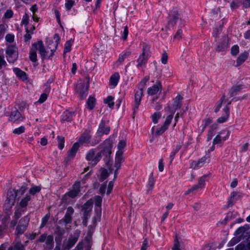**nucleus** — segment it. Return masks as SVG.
<instances>
[{
	"label": "nucleus",
	"mask_w": 250,
	"mask_h": 250,
	"mask_svg": "<svg viewBox=\"0 0 250 250\" xmlns=\"http://www.w3.org/2000/svg\"><path fill=\"white\" fill-rule=\"evenodd\" d=\"M143 94V87H141L139 90L136 92L135 95V104L133 107L134 112H136L138 109Z\"/></svg>",
	"instance_id": "f8f14e48"
},
{
	"label": "nucleus",
	"mask_w": 250,
	"mask_h": 250,
	"mask_svg": "<svg viewBox=\"0 0 250 250\" xmlns=\"http://www.w3.org/2000/svg\"><path fill=\"white\" fill-rule=\"evenodd\" d=\"M102 150L100 152L103 156H104L107 159L110 156L111 153V149L112 147V143L109 139L105 140L103 143L100 146Z\"/></svg>",
	"instance_id": "0eeeda50"
},
{
	"label": "nucleus",
	"mask_w": 250,
	"mask_h": 250,
	"mask_svg": "<svg viewBox=\"0 0 250 250\" xmlns=\"http://www.w3.org/2000/svg\"><path fill=\"white\" fill-rule=\"evenodd\" d=\"M9 120L13 122L22 121L21 113L16 109L12 111L10 115Z\"/></svg>",
	"instance_id": "5701e85b"
},
{
	"label": "nucleus",
	"mask_w": 250,
	"mask_h": 250,
	"mask_svg": "<svg viewBox=\"0 0 250 250\" xmlns=\"http://www.w3.org/2000/svg\"><path fill=\"white\" fill-rule=\"evenodd\" d=\"M131 51H126L123 54H121L119 56V59L117 61V63H119L120 64L122 63L124 61L125 58H126L131 55Z\"/></svg>",
	"instance_id": "f704fd0d"
},
{
	"label": "nucleus",
	"mask_w": 250,
	"mask_h": 250,
	"mask_svg": "<svg viewBox=\"0 0 250 250\" xmlns=\"http://www.w3.org/2000/svg\"><path fill=\"white\" fill-rule=\"evenodd\" d=\"M91 137V136L90 135V131L86 130L80 136L79 140V143L81 144L88 143L89 142Z\"/></svg>",
	"instance_id": "4be33fe9"
},
{
	"label": "nucleus",
	"mask_w": 250,
	"mask_h": 250,
	"mask_svg": "<svg viewBox=\"0 0 250 250\" xmlns=\"http://www.w3.org/2000/svg\"><path fill=\"white\" fill-rule=\"evenodd\" d=\"M229 39L227 36H223L221 41L218 42L215 50L217 52L226 51L229 48Z\"/></svg>",
	"instance_id": "9d476101"
},
{
	"label": "nucleus",
	"mask_w": 250,
	"mask_h": 250,
	"mask_svg": "<svg viewBox=\"0 0 250 250\" xmlns=\"http://www.w3.org/2000/svg\"><path fill=\"white\" fill-rule=\"evenodd\" d=\"M79 235L78 234L73 235H70L68 240L64 241L63 243V248L65 250H70L78 240Z\"/></svg>",
	"instance_id": "1a4fd4ad"
},
{
	"label": "nucleus",
	"mask_w": 250,
	"mask_h": 250,
	"mask_svg": "<svg viewBox=\"0 0 250 250\" xmlns=\"http://www.w3.org/2000/svg\"><path fill=\"white\" fill-rule=\"evenodd\" d=\"M7 250H25V246L21 243L20 237H16L13 246L9 247Z\"/></svg>",
	"instance_id": "ddd939ff"
},
{
	"label": "nucleus",
	"mask_w": 250,
	"mask_h": 250,
	"mask_svg": "<svg viewBox=\"0 0 250 250\" xmlns=\"http://www.w3.org/2000/svg\"><path fill=\"white\" fill-rule=\"evenodd\" d=\"M103 155L102 154V153L100 152H98L96 156H95L94 159V166L96 165L97 163L100 160L101 158L102 157Z\"/></svg>",
	"instance_id": "774afa93"
},
{
	"label": "nucleus",
	"mask_w": 250,
	"mask_h": 250,
	"mask_svg": "<svg viewBox=\"0 0 250 250\" xmlns=\"http://www.w3.org/2000/svg\"><path fill=\"white\" fill-rule=\"evenodd\" d=\"M149 51L150 47L146 44H144L143 46L142 52L137 60L138 63L136 66L138 68L141 67L146 63L149 57Z\"/></svg>",
	"instance_id": "20e7f679"
},
{
	"label": "nucleus",
	"mask_w": 250,
	"mask_h": 250,
	"mask_svg": "<svg viewBox=\"0 0 250 250\" xmlns=\"http://www.w3.org/2000/svg\"><path fill=\"white\" fill-rule=\"evenodd\" d=\"M242 89L241 85L233 86L229 91V94L230 97L236 95L238 92Z\"/></svg>",
	"instance_id": "7c9ffc66"
},
{
	"label": "nucleus",
	"mask_w": 250,
	"mask_h": 250,
	"mask_svg": "<svg viewBox=\"0 0 250 250\" xmlns=\"http://www.w3.org/2000/svg\"><path fill=\"white\" fill-rule=\"evenodd\" d=\"M79 147V144L78 142L74 144L71 148L68 151V157L70 158L74 157Z\"/></svg>",
	"instance_id": "bb28decb"
},
{
	"label": "nucleus",
	"mask_w": 250,
	"mask_h": 250,
	"mask_svg": "<svg viewBox=\"0 0 250 250\" xmlns=\"http://www.w3.org/2000/svg\"><path fill=\"white\" fill-rule=\"evenodd\" d=\"M89 79L88 77L84 78L83 81L80 80L78 82L76 89L80 99H83L86 97L89 88Z\"/></svg>",
	"instance_id": "f257e3e1"
},
{
	"label": "nucleus",
	"mask_w": 250,
	"mask_h": 250,
	"mask_svg": "<svg viewBox=\"0 0 250 250\" xmlns=\"http://www.w3.org/2000/svg\"><path fill=\"white\" fill-rule=\"evenodd\" d=\"M6 54L7 61L9 63L14 62L18 57L17 47L14 45L8 46L6 51Z\"/></svg>",
	"instance_id": "39448f33"
},
{
	"label": "nucleus",
	"mask_w": 250,
	"mask_h": 250,
	"mask_svg": "<svg viewBox=\"0 0 250 250\" xmlns=\"http://www.w3.org/2000/svg\"><path fill=\"white\" fill-rule=\"evenodd\" d=\"M168 55L166 52H164L162 54V56L161 59V61L162 63L166 64L167 62Z\"/></svg>",
	"instance_id": "69168bd1"
},
{
	"label": "nucleus",
	"mask_w": 250,
	"mask_h": 250,
	"mask_svg": "<svg viewBox=\"0 0 250 250\" xmlns=\"http://www.w3.org/2000/svg\"><path fill=\"white\" fill-rule=\"evenodd\" d=\"M239 53V46L237 45H233L231 48V53L233 56H236Z\"/></svg>",
	"instance_id": "e2e57ef3"
},
{
	"label": "nucleus",
	"mask_w": 250,
	"mask_h": 250,
	"mask_svg": "<svg viewBox=\"0 0 250 250\" xmlns=\"http://www.w3.org/2000/svg\"><path fill=\"white\" fill-rule=\"evenodd\" d=\"M50 217V214H46L42 219V223L40 226V228H42L44 227L47 224Z\"/></svg>",
	"instance_id": "09e8293b"
},
{
	"label": "nucleus",
	"mask_w": 250,
	"mask_h": 250,
	"mask_svg": "<svg viewBox=\"0 0 250 250\" xmlns=\"http://www.w3.org/2000/svg\"><path fill=\"white\" fill-rule=\"evenodd\" d=\"M26 229L27 228L25 227L18 225L15 231L16 237H20L21 235L25 232V231L26 230Z\"/></svg>",
	"instance_id": "473e14b6"
},
{
	"label": "nucleus",
	"mask_w": 250,
	"mask_h": 250,
	"mask_svg": "<svg viewBox=\"0 0 250 250\" xmlns=\"http://www.w3.org/2000/svg\"><path fill=\"white\" fill-rule=\"evenodd\" d=\"M108 176L107 170L105 169L102 170L101 174V181H103Z\"/></svg>",
	"instance_id": "680f3d73"
},
{
	"label": "nucleus",
	"mask_w": 250,
	"mask_h": 250,
	"mask_svg": "<svg viewBox=\"0 0 250 250\" xmlns=\"http://www.w3.org/2000/svg\"><path fill=\"white\" fill-rule=\"evenodd\" d=\"M71 45H72V44L70 41H67L65 42V45H64V51H63L64 53H67V52H69V51H70L71 48Z\"/></svg>",
	"instance_id": "13d9d810"
},
{
	"label": "nucleus",
	"mask_w": 250,
	"mask_h": 250,
	"mask_svg": "<svg viewBox=\"0 0 250 250\" xmlns=\"http://www.w3.org/2000/svg\"><path fill=\"white\" fill-rule=\"evenodd\" d=\"M54 232L57 235L62 236L65 232V230L63 228L58 226L56 227Z\"/></svg>",
	"instance_id": "864d4df0"
},
{
	"label": "nucleus",
	"mask_w": 250,
	"mask_h": 250,
	"mask_svg": "<svg viewBox=\"0 0 250 250\" xmlns=\"http://www.w3.org/2000/svg\"><path fill=\"white\" fill-rule=\"evenodd\" d=\"M113 99L112 96H109L104 100V103L108 104L110 108H113L114 106V103L113 102Z\"/></svg>",
	"instance_id": "79ce46f5"
},
{
	"label": "nucleus",
	"mask_w": 250,
	"mask_h": 250,
	"mask_svg": "<svg viewBox=\"0 0 250 250\" xmlns=\"http://www.w3.org/2000/svg\"><path fill=\"white\" fill-rule=\"evenodd\" d=\"M25 131V127L24 126H21L19 127L16 128L13 130V133L15 134L20 135Z\"/></svg>",
	"instance_id": "3c124183"
},
{
	"label": "nucleus",
	"mask_w": 250,
	"mask_h": 250,
	"mask_svg": "<svg viewBox=\"0 0 250 250\" xmlns=\"http://www.w3.org/2000/svg\"><path fill=\"white\" fill-rule=\"evenodd\" d=\"M13 71L16 74L17 76L20 79H21L22 80H27V78L26 73L24 71L21 70L20 69L18 68H14L13 69Z\"/></svg>",
	"instance_id": "c85d7f7f"
},
{
	"label": "nucleus",
	"mask_w": 250,
	"mask_h": 250,
	"mask_svg": "<svg viewBox=\"0 0 250 250\" xmlns=\"http://www.w3.org/2000/svg\"><path fill=\"white\" fill-rule=\"evenodd\" d=\"M152 120L154 124H157L161 117V114L160 112H155L152 115Z\"/></svg>",
	"instance_id": "a18cd8bd"
},
{
	"label": "nucleus",
	"mask_w": 250,
	"mask_h": 250,
	"mask_svg": "<svg viewBox=\"0 0 250 250\" xmlns=\"http://www.w3.org/2000/svg\"><path fill=\"white\" fill-rule=\"evenodd\" d=\"M30 196L29 195H26L25 197L22 199L21 201L20 202V204L21 207V208L26 207L28 205V202L30 201Z\"/></svg>",
	"instance_id": "58836bf2"
},
{
	"label": "nucleus",
	"mask_w": 250,
	"mask_h": 250,
	"mask_svg": "<svg viewBox=\"0 0 250 250\" xmlns=\"http://www.w3.org/2000/svg\"><path fill=\"white\" fill-rule=\"evenodd\" d=\"M245 231V228L244 227H241L236 229L235 233L237 235H240L239 237L240 238L242 236H244Z\"/></svg>",
	"instance_id": "6e6d98bb"
},
{
	"label": "nucleus",
	"mask_w": 250,
	"mask_h": 250,
	"mask_svg": "<svg viewBox=\"0 0 250 250\" xmlns=\"http://www.w3.org/2000/svg\"><path fill=\"white\" fill-rule=\"evenodd\" d=\"M124 150H118L116 154L114 166L116 170L114 171V177L117 175V170L121 167V164L124 161L123 154Z\"/></svg>",
	"instance_id": "9b49d317"
},
{
	"label": "nucleus",
	"mask_w": 250,
	"mask_h": 250,
	"mask_svg": "<svg viewBox=\"0 0 250 250\" xmlns=\"http://www.w3.org/2000/svg\"><path fill=\"white\" fill-rule=\"evenodd\" d=\"M235 250H250V241L246 244L240 243L235 247Z\"/></svg>",
	"instance_id": "2f4dec72"
},
{
	"label": "nucleus",
	"mask_w": 250,
	"mask_h": 250,
	"mask_svg": "<svg viewBox=\"0 0 250 250\" xmlns=\"http://www.w3.org/2000/svg\"><path fill=\"white\" fill-rule=\"evenodd\" d=\"M162 89V86L160 83H156L147 89V94L149 95H154L157 94L159 92H161Z\"/></svg>",
	"instance_id": "a211bd4d"
},
{
	"label": "nucleus",
	"mask_w": 250,
	"mask_h": 250,
	"mask_svg": "<svg viewBox=\"0 0 250 250\" xmlns=\"http://www.w3.org/2000/svg\"><path fill=\"white\" fill-rule=\"evenodd\" d=\"M199 189H202V188L198 184L194 185L191 188H189L186 191V192L185 193V194L186 195L188 194L189 193H190V192H192V191H193L194 190H198Z\"/></svg>",
	"instance_id": "bf43d9fd"
},
{
	"label": "nucleus",
	"mask_w": 250,
	"mask_h": 250,
	"mask_svg": "<svg viewBox=\"0 0 250 250\" xmlns=\"http://www.w3.org/2000/svg\"><path fill=\"white\" fill-rule=\"evenodd\" d=\"M95 157V152L93 149L90 150L86 155V159L87 161H91V165L94 166V159Z\"/></svg>",
	"instance_id": "4c0bfd02"
},
{
	"label": "nucleus",
	"mask_w": 250,
	"mask_h": 250,
	"mask_svg": "<svg viewBox=\"0 0 250 250\" xmlns=\"http://www.w3.org/2000/svg\"><path fill=\"white\" fill-rule=\"evenodd\" d=\"M37 242L45 243L46 245L51 249L54 246V237L52 235H47L46 233H43L38 238Z\"/></svg>",
	"instance_id": "6e6552de"
},
{
	"label": "nucleus",
	"mask_w": 250,
	"mask_h": 250,
	"mask_svg": "<svg viewBox=\"0 0 250 250\" xmlns=\"http://www.w3.org/2000/svg\"><path fill=\"white\" fill-rule=\"evenodd\" d=\"M182 100L183 97L181 95H178L175 97L172 105L174 111L171 112L170 114L172 113L173 115L176 110L180 108L182 106Z\"/></svg>",
	"instance_id": "412c9836"
},
{
	"label": "nucleus",
	"mask_w": 250,
	"mask_h": 250,
	"mask_svg": "<svg viewBox=\"0 0 250 250\" xmlns=\"http://www.w3.org/2000/svg\"><path fill=\"white\" fill-rule=\"evenodd\" d=\"M80 182H76L72 186V190L76 192L78 194L80 191Z\"/></svg>",
	"instance_id": "8fccbe9b"
},
{
	"label": "nucleus",
	"mask_w": 250,
	"mask_h": 250,
	"mask_svg": "<svg viewBox=\"0 0 250 250\" xmlns=\"http://www.w3.org/2000/svg\"><path fill=\"white\" fill-rule=\"evenodd\" d=\"M212 122V120L210 118H206L203 120L202 123V131H204L205 128L209 125Z\"/></svg>",
	"instance_id": "a19ab883"
},
{
	"label": "nucleus",
	"mask_w": 250,
	"mask_h": 250,
	"mask_svg": "<svg viewBox=\"0 0 250 250\" xmlns=\"http://www.w3.org/2000/svg\"><path fill=\"white\" fill-rule=\"evenodd\" d=\"M229 131H223L213 139V144H217L220 143L222 140L225 141L229 137Z\"/></svg>",
	"instance_id": "2eb2a0df"
},
{
	"label": "nucleus",
	"mask_w": 250,
	"mask_h": 250,
	"mask_svg": "<svg viewBox=\"0 0 250 250\" xmlns=\"http://www.w3.org/2000/svg\"><path fill=\"white\" fill-rule=\"evenodd\" d=\"M210 174L204 175L201 177L198 181V185L203 188L206 184V181H207V178L209 176Z\"/></svg>",
	"instance_id": "c9c22d12"
},
{
	"label": "nucleus",
	"mask_w": 250,
	"mask_h": 250,
	"mask_svg": "<svg viewBox=\"0 0 250 250\" xmlns=\"http://www.w3.org/2000/svg\"><path fill=\"white\" fill-rule=\"evenodd\" d=\"M102 202V197L100 196H96L95 197V210L101 211V206Z\"/></svg>",
	"instance_id": "c756f323"
},
{
	"label": "nucleus",
	"mask_w": 250,
	"mask_h": 250,
	"mask_svg": "<svg viewBox=\"0 0 250 250\" xmlns=\"http://www.w3.org/2000/svg\"><path fill=\"white\" fill-rule=\"evenodd\" d=\"M225 95H223L222 96V97L221 98L219 103L217 104V105L214 110V112L215 113H217L219 111V110H220V108L222 106V103L225 101Z\"/></svg>",
	"instance_id": "5fc2aeb1"
},
{
	"label": "nucleus",
	"mask_w": 250,
	"mask_h": 250,
	"mask_svg": "<svg viewBox=\"0 0 250 250\" xmlns=\"http://www.w3.org/2000/svg\"><path fill=\"white\" fill-rule=\"evenodd\" d=\"M17 195V190L13 188H10L7 192V199L4 204V208L7 211L10 210L14 206L15 199Z\"/></svg>",
	"instance_id": "7ed1b4c3"
},
{
	"label": "nucleus",
	"mask_w": 250,
	"mask_h": 250,
	"mask_svg": "<svg viewBox=\"0 0 250 250\" xmlns=\"http://www.w3.org/2000/svg\"><path fill=\"white\" fill-rule=\"evenodd\" d=\"M182 147V145L181 144H178L175 146V148H174L171 153L170 154L169 158H170V163H172L173 161L174 156L175 154L179 151V150L181 149Z\"/></svg>",
	"instance_id": "72a5a7b5"
},
{
	"label": "nucleus",
	"mask_w": 250,
	"mask_h": 250,
	"mask_svg": "<svg viewBox=\"0 0 250 250\" xmlns=\"http://www.w3.org/2000/svg\"><path fill=\"white\" fill-rule=\"evenodd\" d=\"M207 159V158L204 156L197 161H193L190 165V167L194 169L201 167L205 164Z\"/></svg>",
	"instance_id": "aec40b11"
},
{
	"label": "nucleus",
	"mask_w": 250,
	"mask_h": 250,
	"mask_svg": "<svg viewBox=\"0 0 250 250\" xmlns=\"http://www.w3.org/2000/svg\"><path fill=\"white\" fill-rule=\"evenodd\" d=\"M176 23V21L173 20L172 18L169 17L167 24L166 26L167 28L169 29L170 27L174 26Z\"/></svg>",
	"instance_id": "052dcab7"
},
{
	"label": "nucleus",
	"mask_w": 250,
	"mask_h": 250,
	"mask_svg": "<svg viewBox=\"0 0 250 250\" xmlns=\"http://www.w3.org/2000/svg\"><path fill=\"white\" fill-rule=\"evenodd\" d=\"M173 119V114H170L168 115L167 118L166 119L163 124V125L160 127V128H158L156 131L154 132V126L152 127L151 128V131L152 134L155 135V136H160L162 135L166 130H167V129L169 125L171 123V122Z\"/></svg>",
	"instance_id": "423d86ee"
},
{
	"label": "nucleus",
	"mask_w": 250,
	"mask_h": 250,
	"mask_svg": "<svg viewBox=\"0 0 250 250\" xmlns=\"http://www.w3.org/2000/svg\"><path fill=\"white\" fill-rule=\"evenodd\" d=\"M241 238L240 237H233L231 239L230 241H229V242L228 244V247H231L233 246L237 243H238L239 241L241 240Z\"/></svg>",
	"instance_id": "de8ad7c7"
},
{
	"label": "nucleus",
	"mask_w": 250,
	"mask_h": 250,
	"mask_svg": "<svg viewBox=\"0 0 250 250\" xmlns=\"http://www.w3.org/2000/svg\"><path fill=\"white\" fill-rule=\"evenodd\" d=\"M110 131V127L109 126L105 127V122L102 120L100 123L99 128L97 131L98 134L101 135L103 134H108Z\"/></svg>",
	"instance_id": "6ab92c4d"
},
{
	"label": "nucleus",
	"mask_w": 250,
	"mask_h": 250,
	"mask_svg": "<svg viewBox=\"0 0 250 250\" xmlns=\"http://www.w3.org/2000/svg\"><path fill=\"white\" fill-rule=\"evenodd\" d=\"M120 79V75L118 73L116 72L114 73L110 78V85L112 86V88H114L118 84Z\"/></svg>",
	"instance_id": "a878e982"
},
{
	"label": "nucleus",
	"mask_w": 250,
	"mask_h": 250,
	"mask_svg": "<svg viewBox=\"0 0 250 250\" xmlns=\"http://www.w3.org/2000/svg\"><path fill=\"white\" fill-rule=\"evenodd\" d=\"M29 16L28 14H25L22 19L21 24L24 25L25 28H29L27 25L29 23Z\"/></svg>",
	"instance_id": "37998d69"
},
{
	"label": "nucleus",
	"mask_w": 250,
	"mask_h": 250,
	"mask_svg": "<svg viewBox=\"0 0 250 250\" xmlns=\"http://www.w3.org/2000/svg\"><path fill=\"white\" fill-rule=\"evenodd\" d=\"M155 183V181L152 176L150 177L148 179V182L147 186V192L151 191L153 188Z\"/></svg>",
	"instance_id": "ea45409f"
},
{
	"label": "nucleus",
	"mask_w": 250,
	"mask_h": 250,
	"mask_svg": "<svg viewBox=\"0 0 250 250\" xmlns=\"http://www.w3.org/2000/svg\"><path fill=\"white\" fill-rule=\"evenodd\" d=\"M57 45L58 43H55L54 44V48L53 49H51L50 50V53H49V51L45 49L43 42L42 41H39L37 42L34 43V45H37L41 56L42 59L43 60L48 59L53 55L54 52L55 51Z\"/></svg>",
	"instance_id": "f03ea898"
},
{
	"label": "nucleus",
	"mask_w": 250,
	"mask_h": 250,
	"mask_svg": "<svg viewBox=\"0 0 250 250\" xmlns=\"http://www.w3.org/2000/svg\"><path fill=\"white\" fill-rule=\"evenodd\" d=\"M38 50L37 45L32 44V47L31 48L29 54L30 60L33 62H36L37 61L36 51Z\"/></svg>",
	"instance_id": "b1692460"
},
{
	"label": "nucleus",
	"mask_w": 250,
	"mask_h": 250,
	"mask_svg": "<svg viewBox=\"0 0 250 250\" xmlns=\"http://www.w3.org/2000/svg\"><path fill=\"white\" fill-rule=\"evenodd\" d=\"M248 55V53L246 52L241 53L237 59L235 66L237 67L241 65L247 59Z\"/></svg>",
	"instance_id": "393cba45"
},
{
	"label": "nucleus",
	"mask_w": 250,
	"mask_h": 250,
	"mask_svg": "<svg viewBox=\"0 0 250 250\" xmlns=\"http://www.w3.org/2000/svg\"><path fill=\"white\" fill-rule=\"evenodd\" d=\"M41 188L40 186H34L31 188L29 190L30 194L34 195L36 193L39 192L41 191Z\"/></svg>",
	"instance_id": "603ef678"
},
{
	"label": "nucleus",
	"mask_w": 250,
	"mask_h": 250,
	"mask_svg": "<svg viewBox=\"0 0 250 250\" xmlns=\"http://www.w3.org/2000/svg\"><path fill=\"white\" fill-rule=\"evenodd\" d=\"M74 212V210L72 207H69L67 208L66 212L62 220L65 224H69L72 221V215Z\"/></svg>",
	"instance_id": "f3484780"
},
{
	"label": "nucleus",
	"mask_w": 250,
	"mask_h": 250,
	"mask_svg": "<svg viewBox=\"0 0 250 250\" xmlns=\"http://www.w3.org/2000/svg\"><path fill=\"white\" fill-rule=\"evenodd\" d=\"M30 220V217L28 215H26L22 218L19 223V225L25 227L27 228Z\"/></svg>",
	"instance_id": "e433bc0d"
},
{
	"label": "nucleus",
	"mask_w": 250,
	"mask_h": 250,
	"mask_svg": "<svg viewBox=\"0 0 250 250\" xmlns=\"http://www.w3.org/2000/svg\"><path fill=\"white\" fill-rule=\"evenodd\" d=\"M126 146V142L124 140L120 141L118 144V150H123Z\"/></svg>",
	"instance_id": "338daca9"
},
{
	"label": "nucleus",
	"mask_w": 250,
	"mask_h": 250,
	"mask_svg": "<svg viewBox=\"0 0 250 250\" xmlns=\"http://www.w3.org/2000/svg\"><path fill=\"white\" fill-rule=\"evenodd\" d=\"M243 194L241 192L233 191L231 193L230 196L228 200V205L232 206L234 201H237L242 198Z\"/></svg>",
	"instance_id": "dca6fc26"
},
{
	"label": "nucleus",
	"mask_w": 250,
	"mask_h": 250,
	"mask_svg": "<svg viewBox=\"0 0 250 250\" xmlns=\"http://www.w3.org/2000/svg\"><path fill=\"white\" fill-rule=\"evenodd\" d=\"M74 3L75 1L73 0H66L65 7L67 9V10H69L74 5Z\"/></svg>",
	"instance_id": "4d7b16f0"
},
{
	"label": "nucleus",
	"mask_w": 250,
	"mask_h": 250,
	"mask_svg": "<svg viewBox=\"0 0 250 250\" xmlns=\"http://www.w3.org/2000/svg\"><path fill=\"white\" fill-rule=\"evenodd\" d=\"M93 202L91 200H88L83 206V216L89 217L92 209Z\"/></svg>",
	"instance_id": "4468645a"
},
{
	"label": "nucleus",
	"mask_w": 250,
	"mask_h": 250,
	"mask_svg": "<svg viewBox=\"0 0 250 250\" xmlns=\"http://www.w3.org/2000/svg\"><path fill=\"white\" fill-rule=\"evenodd\" d=\"M58 142V147L60 149H62L64 147V138L62 136H58L57 137Z\"/></svg>",
	"instance_id": "49530a36"
},
{
	"label": "nucleus",
	"mask_w": 250,
	"mask_h": 250,
	"mask_svg": "<svg viewBox=\"0 0 250 250\" xmlns=\"http://www.w3.org/2000/svg\"><path fill=\"white\" fill-rule=\"evenodd\" d=\"M95 103V99L93 97H90L87 101V104L88 105V108L91 110L93 108Z\"/></svg>",
	"instance_id": "c03bdc74"
},
{
	"label": "nucleus",
	"mask_w": 250,
	"mask_h": 250,
	"mask_svg": "<svg viewBox=\"0 0 250 250\" xmlns=\"http://www.w3.org/2000/svg\"><path fill=\"white\" fill-rule=\"evenodd\" d=\"M172 250H181L180 248V244L178 240L177 236H176L174 242V245L172 248Z\"/></svg>",
	"instance_id": "0e129e2a"
},
{
	"label": "nucleus",
	"mask_w": 250,
	"mask_h": 250,
	"mask_svg": "<svg viewBox=\"0 0 250 250\" xmlns=\"http://www.w3.org/2000/svg\"><path fill=\"white\" fill-rule=\"evenodd\" d=\"M73 112L67 110L64 111L62 115L61 122H69L72 120Z\"/></svg>",
	"instance_id": "cd10ccee"
}]
</instances>
